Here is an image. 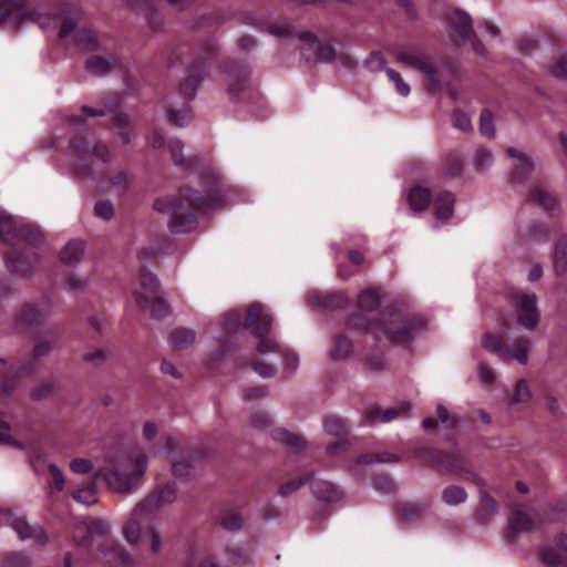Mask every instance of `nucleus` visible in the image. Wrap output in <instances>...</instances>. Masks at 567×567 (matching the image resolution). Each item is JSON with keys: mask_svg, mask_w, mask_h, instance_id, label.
I'll use <instances>...</instances> for the list:
<instances>
[{"mask_svg": "<svg viewBox=\"0 0 567 567\" xmlns=\"http://www.w3.org/2000/svg\"><path fill=\"white\" fill-rule=\"evenodd\" d=\"M148 463V455L143 449H126L109 456L96 476L112 492L131 494L142 486Z\"/></svg>", "mask_w": 567, "mask_h": 567, "instance_id": "obj_1", "label": "nucleus"}, {"mask_svg": "<svg viewBox=\"0 0 567 567\" xmlns=\"http://www.w3.org/2000/svg\"><path fill=\"white\" fill-rule=\"evenodd\" d=\"M215 207L204 202L197 192L183 188L178 195L158 198L154 208L168 216V225L175 233H187L195 227L197 214Z\"/></svg>", "mask_w": 567, "mask_h": 567, "instance_id": "obj_2", "label": "nucleus"}, {"mask_svg": "<svg viewBox=\"0 0 567 567\" xmlns=\"http://www.w3.org/2000/svg\"><path fill=\"white\" fill-rule=\"evenodd\" d=\"M42 29L59 27V37L64 45L80 50H99L105 48L107 39L99 35L92 29L80 24L78 12L70 7L61 9V12L52 18H39Z\"/></svg>", "mask_w": 567, "mask_h": 567, "instance_id": "obj_3", "label": "nucleus"}, {"mask_svg": "<svg viewBox=\"0 0 567 567\" xmlns=\"http://www.w3.org/2000/svg\"><path fill=\"white\" fill-rule=\"evenodd\" d=\"M73 539L80 547H89L101 555V559L114 566H127L128 556L124 548L111 538V527L102 520L82 522L73 532Z\"/></svg>", "mask_w": 567, "mask_h": 567, "instance_id": "obj_4", "label": "nucleus"}, {"mask_svg": "<svg viewBox=\"0 0 567 567\" xmlns=\"http://www.w3.org/2000/svg\"><path fill=\"white\" fill-rule=\"evenodd\" d=\"M177 498L176 486L168 483L141 499L132 509L123 526V536L127 543H137L141 539V524L143 520Z\"/></svg>", "mask_w": 567, "mask_h": 567, "instance_id": "obj_5", "label": "nucleus"}, {"mask_svg": "<svg viewBox=\"0 0 567 567\" xmlns=\"http://www.w3.org/2000/svg\"><path fill=\"white\" fill-rule=\"evenodd\" d=\"M244 319V312L239 309H234L226 313L224 324L227 331L236 332L243 324L250 328L252 333L259 339L257 343L258 352L265 354L277 350V343L267 334L271 327V316L265 311L260 305H254L249 309Z\"/></svg>", "mask_w": 567, "mask_h": 567, "instance_id": "obj_6", "label": "nucleus"}, {"mask_svg": "<svg viewBox=\"0 0 567 567\" xmlns=\"http://www.w3.org/2000/svg\"><path fill=\"white\" fill-rule=\"evenodd\" d=\"M422 318L405 317L398 312L383 313L377 322L369 321L364 329L375 339H389L398 344L408 343L425 328Z\"/></svg>", "mask_w": 567, "mask_h": 567, "instance_id": "obj_7", "label": "nucleus"}, {"mask_svg": "<svg viewBox=\"0 0 567 567\" xmlns=\"http://www.w3.org/2000/svg\"><path fill=\"white\" fill-rule=\"evenodd\" d=\"M132 293L137 307L154 318H162L171 312L162 297L156 277L150 271H142Z\"/></svg>", "mask_w": 567, "mask_h": 567, "instance_id": "obj_8", "label": "nucleus"}, {"mask_svg": "<svg viewBox=\"0 0 567 567\" xmlns=\"http://www.w3.org/2000/svg\"><path fill=\"white\" fill-rule=\"evenodd\" d=\"M505 330H502L501 334L487 332L482 338V346L488 352L495 353L505 363L514 360L522 365H526L529 362L533 348L530 339L517 337L513 340L512 346H507L505 344Z\"/></svg>", "mask_w": 567, "mask_h": 567, "instance_id": "obj_9", "label": "nucleus"}, {"mask_svg": "<svg viewBox=\"0 0 567 567\" xmlns=\"http://www.w3.org/2000/svg\"><path fill=\"white\" fill-rule=\"evenodd\" d=\"M0 525L10 526L22 540L32 539L38 545H44L48 539L42 527L30 526L23 517L9 509L0 511Z\"/></svg>", "mask_w": 567, "mask_h": 567, "instance_id": "obj_10", "label": "nucleus"}, {"mask_svg": "<svg viewBox=\"0 0 567 567\" xmlns=\"http://www.w3.org/2000/svg\"><path fill=\"white\" fill-rule=\"evenodd\" d=\"M534 399L532 382L526 378H519L512 388L504 389L503 402L509 410L525 411L532 406Z\"/></svg>", "mask_w": 567, "mask_h": 567, "instance_id": "obj_11", "label": "nucleus"}, {"mask_svg": "<svg viewBox=\"0 0 567 567\" xmlns=\"http://www.w3.org/2000/svg\"><path fill=\"white\" fill-rule=\"evenodd\" d=\"M446 19L450 27L465 41H467L477 54H485V48L482 42L474 35L472 30V19L466 12L455 9L447 14Z\"/></svg>", "mask_w": 567, "mask_h": 567, "instance_id": "obj_12", "label": "nucleus"}, {"mask_svg": "<svg viewBox=\"0 0 567 567\" xmlns=\"http://www.w3.org/2000/svg\"><path fill=\"white\" fill-rule=\"evenodd\" d=\"M300 40V51L307 60L334 62L337 52L330 44L321 42L311 33L302 35Z\"/></svg>", "mask_w": 567, "mask_h": 567, "instance_id": "obj_13", "label": "nucleus"}, {"mask_svg": "<svg viewBox=\"0 0 567 567\" xmlns=\"http://www.w3.org/2000/svg\"><path fill=\"white\" fill-rule=\"evenodd\" d=\"M535 293L518 292L513 299V306L518 313V323L527 329H534L539 320Z\"/></svg>", "mask_w": 567, "mask_h": 567, "instance_id": "obj_14", "label": "nucleus"}, {"mask_svg": "<svg viewBox=\"0 0 567 567\" xmlns=\"http://www.w3.org/2000/svg\"><path fill=\"white\" fill-rule=\"evenodd\" d=\"M395 59L398 62L422 72L427 78L430 83H437L436 66L429 56L417 52L401 51L395 53Z\"/></svg>", "mask_w": 567, "mask_h": 567, "instance_id": "obj_15", "label": "nucleus"}, {"mask_svg": "<svg viewBox=\"0 0 567 567\" xmlns=\"http://www.w3.org/2000/svg\"><path fill=\"white\" fill-rule=\"evenodd\" d=\"M455 197L450 192H441L435 195L432 202L435 227L449 221L454 214Z\"/></svg>", "mask_w": 567, "mask_h": 567, "instance_id": "obj_16", "label": "nucleus"}, {"mask_svg": "<svg viewBox=\"0 0 567 567\" xmlns=\"http://www.w3.org/2000/svg\"><path fill=\"white\" fill-rule=\"evenodd\" d=\"M74 156L76 157V172L81 176H86L89 171L83 167L82 162L92 153L99 161L106 162L110 158V152L106 145L99 143L93 148L86 147L83 143L72 145Z\"/></svg>", "mask_w": 567, "mask_h": 567, "instance_id": "obj_17", "label": "nucleus"}, {"mask_svg": "<svg viewBox=\"0 0 567 567\" xmlns=\"http://www.w3.org/2000/svg\"><path fill=\"white\" fill-rule=\"evenodd\" d=\"M249 70L246 65H234L226 70V82L229 94L237 99L249 87Z\"/></svg>", "mask_w": 567, "mask_h": 567, "instance_id": "obj_18", "label": "nucleus"}, {"mask_svg": "<svg viewBox=\"0 0 567 567\" xmlns=\"http://www.w3.org/2000/svg\"><path fill=\"white\" fill-rule=\"evenodd\" d=\"M10 17L35 20V13L28 11L23 1L0 0V24Z\"/></svg>", "mask_w": 567, "mask_h": 567, "instance_id": "obj_19", "label": "nucleus"}, {"mask_svg": "<svg viewBox=\"0 0 567 567\" xmlns=\"http://www.w3.org/2000/svg\"><path fill=\"white\" fill-rule=\"evenodd\" d=\"M85 245L82 240H70L60 251V260L65 266H76L84 254Z\"/></svg>", "mask_w": 567, "mask_h": 567, "instance_id": "obj_20", "label": "nucleus"}, {"mask_svg": "<svg viewBox=\"0 0 567 567\" xmlns=\"http://www.w3.org/2000/svg\"><path fill=\"white\" fill-rule=\"evenodd\" d=\"M431 202V192L424 186L416 185L412 187L408 194L410 208L415 213L424 212Z\"/></svg>", "mask_w": 567, "mask_h": 567, "instance_id": "obj_21", "label": "nucleus"}, {"mask_svg": "<svg viewBox=\"0 0 567 567\" xmlns=\"http://www.w3.org/2000/svg\"><path fill=\"white\" fill-rule=\"evenodd\" d=\"M38 262V257L34 254H18L14 252L9 258L10 267L21 276H29L32 272L33 266Z\"/></svg>", "mask_w": 567, "mask_h": 567, "instance_id": "obj_22", "label": "nucleus"}, {"mask_svg": "<svg viewBox=\"0 0 567 567\" xmlns=\"http://www.w3.org/2000/svg\"><path fill=\"white\" fill-rule=\"evenodd\" d=\"M508 155L513 158L517 159L514 173L512 175V179L514 182H520L523 181L532 171L533 163L527 154L524 152L516 150V148H509Z\"/></svg>", "mask_w": 567, "mask_h": 567, "instance_id": "obj_23", "label": "nucleus"}, {"mask_svg": "<svg viewBox=\"0 0 567 567\" xmlns=\"http://www.w3.org/2000/svg\"><path fill=\"white\" fill-rule=\"evenodd\" d=\"M48 315V307L27 305L18 311L17 319L23 324H31L44 320Z\"/></svg>", "mask_w": 567, "mask_h": 567, "instance_id": "obj_24", "label": "nucleus"}, {"mask_svg": "<svg viewBox=\"0 0 567 567\" xmlns=\"http://www.w3.org/2000/svg\"><path fill=\"white\" fill-rule=\"evenodd\" d=\"M534 526V520L529 514L523 511H515L508 518V532L515 535L523 532H528Z\"/></svg>", "mask_w": 567, "mask_h": 567, "instance_id": "obj_25", "label": "nucleus"}, {"mask_svg": "<svg viewBox=\"0 0 567 567\" xmlns=\"http://www.w3.org/2000/svg\"><path fill=\"white\" fill-rule=\"evenodd\" d=\"M195 331L188 328H175L168 336V342L174 349H185L194 343Z\"/></svg>", "mask_w": 567, "mask_h": 567, "instance_id": "obj_26", "label": "nucleus"}, {"mask_svg": "<svg viewBox=\"0 0 567 567\" xmlns=\"http://www.w3.org/2000/svg\"><path fill=\"white\" fill-rule=\"evenodd\" d=\"M353 351V344L347 336H338L333 341L329 355L334 361H340L349 358Z\"/></svg>", "mask_w": 567, "mask_h": 567, "instance_id": "obj_27", "label": "nucleus"}, {"mask_svg": "<svg viewBox=\"0 0 567 567\" xmlns=\"http://www.w3.org/2000/svg\"><path fill=\"white\" fill-rule=\"evenodd\" d=\"M117 63L115 56L104 58L100 55H93L86 62L87 70L95 75H104L111 71V69Z\"/></svg>", "mask_w": 567, "mask_h": 567, "instance_id": "obj_28", "label": "nucleus"}, {"mask_svg": "<svg viewBox=\"0 0 567 567\" xmlns=\"http://www.w3.org/2000/svg\"><path fill=\"white\" fill-rule=\"evenodd\" d=\"M11 234L22 237L23 233L21 225L11 216L0 210V237L7 241L9 240L8 236Z\"/></svg>", "mask_w": 567, "mask_h": 567, "instance_id": "obj_29", "label": "nucleus"}, {"mask_svg": "<svg viewBox=\"0 0 567 567\" xmlns=\"http://www.w3.org/2000/svg\"><path fill=\"white\" fill-rule=\"evenodd\" d=\"M313 493L318 499L331 503L340 498V493L333 484L328 482H319L312 486Z\"/></svg>", "mask_w": 567, "mask_h": 567, "instance_id": "obj_30", "label": "nucleus"}, {"mask_svg": "<svg viewBox=\"0 0 567 567\" xmlns=\"http://www.w3.org/2000/svg\"><path fill=\"white\" fill-rule=\"evenodd\" d=\"M71 493H72V497L78 503H81L84 505H92L97 502L96 488L93 483H91L86 486L76 487V488L72 489Z\"/></svg>", "mask_w": 567, "mask_h": 567, "instance_id": "obj_31", "label": "nucleus"}, {"mask_svg": "<svg viewBox=\"0 0 567 567\" xmlns=\"http://www.w3.org/2000/svg\"><path fill=\"white\" fill-rule=\"evenodd\" d=\"M145 520L141 524V539L136 544H146L153 553H157L162 547V538L155 528L146 530Z\"/></svg>", "mask_w": 567, "mask_h": 567, "instance_id": "obj_32", "label": "nucleus"}, {"mask_svg": "<svg viewBox=\"0 0 567 567\" xmlns=\"http://www.w3.org/2000/svg\"><path fill=\"white\" fill-rule=\"evenodd\" d=\"M380 305V298L375 290L368 289L362 291L358 297V306L360 311L369 313L375 310Z\"/></svg>", "mask_w": 567, "mask_h": 567, "instance_id": "obj_33", "label": "nucleus"}, {"mask_svg": "<svg viewBox=\"0 0 567 567\" xmlns=\"http://www.w3.org/2000/svg\"><path fill=\"white\" fill-rule=\"evenodd\" d=\"M530 202L539 205L546 212L553 210L556 206L555 197L543 187H537L534 189V192L530 195Z\"/></svg>", "mask_w": 567, "mask_h": 567, "instance_id": "obj_34", "label": "nucleus"}, {"mask_svg": "<svg viewBox=\"0 0 567 567\" xmlns=\"http://www.w3.org/2000/svg\"><path fill=\"white\" fill-rule=\"evenodd\" d=\"M567 557L556 542L555 545L548 546L543 550L542 560L548 567L559 566Z\"/></svg>", "mask_w": 567, "mask_h": 567, "instance_id": "obj_35", "label": "nucleus"}, {"mask_svg": "<svg viewBox=\"0 0 567 567\" xmlns=\"http://www.w3.org/2000/svg\"><path fill=\"white\" fill-rule=\"evenodd\" d=\"M48 472L50 475L49 493L62 492L66 486L65 476L62 471L55 464H50Z\"/></svg>", "mask_w": 567, "mask_h": 567, "instance_id": "obj_36", "label": "nucleus"}, {"mask_svg": "<svg viewBox=\"0 0 567 567\" xmlns=\"http://www.w3.org/2000/svg\"><path fill=\"white\" fill-rule=\"evenodd\" d=\"M271 435L275 440L291 446L295 451H300L303 446L302 440L298 435L285 429H274Z\"/></svg>", "mask_w": 567, "mask_h": 567, "instance_id": "obj_37", "label": "nucleus"}, {"mask_svg": "<svg viewBox=\"0 0 567 567\" xmlns=\"http://www.w3.org/2000/svg\"><path fill=\"white\" fill-rule=\"evenodd\" d=\"M554 270L558 276L567 270V245L564 241H559L555 246Z\"/></svg>", "mask_w": 567, "mask_h": 567, "instance_id": "obj_38", "label": "nucleus"}, {"mask_svg": "<svg viewBox=\"0 0 567 567\" xmlns=\"http://www.w3.org/2000/svg\"><path fill=\"white\" fill-rule=\"evenodd\" d=\"M467 494L461 486L452 485L447 486L442 494L443 501L447 505H458L461 503H464L466 501Z\"/></svg>", "mask_w": 567, "mask_h": 567, "instance_id": "obj_39", "label": "nucleus"}, {"mask_svg": "<svg viewBox=\"0 0 567 567\" xmlns=\"http://www.w3.org/2000/svg\"><path fill=\"white\" fill-rule=\"evenodd\" d=\"M167 115L169 122L179 127L187 125L192 120V112L188 107H183L177 112L172 105H168Z\"/></svg>", "mask_w": 567, "mask_h": 567, "instance_id": "obj_40", "label": "nucleus"}, {"mask_svg": "<svg viewBox=\"0 0 567 567\" xmlns=\"http://www.w3.org/2000/svg\"><path fill=\"white\" fill-rule=\"evenodd\" d=\"M386 75L398 94L404 97L410 94V85L403 80L399 72L394 71L393 69H386Z\"/></svg>", "mask_w": 567, "mask_h": 567, "instance_id": "obj_41", "label": "nucleus"}, {"mask_svg": "<svg viewBox=\"0 0 567 567\" xmlns=\"http://www.w3.org/2000/svg\"><path fill=\"white\" fill-rule=\"evenodd\" d=\"M549 73L558 79H567V53L555 58L548 66Z\"/></svg>", "mask_w": 567, "mask_h": 567, "instance_id": "obj_42", "label": "nucleus"}, {"mask_svg": "<svg viewBox=\"0 0 567 567\" xmlns=\"http://www.w3.org/2000/svg\"><path fill=\"white\" fill-rule=\"evenodd\" d=\"M93 467V462L84 457L73 458L69 464V468L72 473L81 475L90 473Z\"/></svg>", "mask_w": 567, "mask_h": 567, "instance_id": "obj_43", "label": "nucleus"}, {"mask_svg": "<svg viewBox=\"0 0 567 567\" xmlns=\"http://www.w3.org/2000/svg\"><path fill=\"white\" fill-rule=\"evenodd\" d=\"M480 132L485 137L495 136V126L493 115L488 111H483L481 114Z\"/></svg>", "mask_w": 567, "mask_h": 567, "instance_id": "obj_44", "label": "nucleus"}, {"mask_svg": "<svg viewBox=\"0 0 567 567\" xmlns=\"http://www.w3.org/2000/svg\"><path fill=\"white\" fill-rule=\"evenodd\" d=\"M220 524L228 530H238L243 526V518L237 513L227 512L220 517Z\"/></svg>", "mask_w": 567, "mask_h": 567, "instance_id": "obj_45", "label": "nucleus"}, {"mask_svg": "<svg viewBox=\"0 0 567 567\" xmlns=\"http://www.w3.org/2000/svg\"><path fill=\"white\" fill-rule=\"evenodd\" d=\"M193 472L194 467L188 460L182 458L173 462V474L176 477H189L193 474Z\"/></svg>", "mask_w": 567, "mask_h": 567, "instance_id": "obj_46", "label": "nucleus"}, {"mask_svg": "<svg viewBox=\"0 0 567 567\" xmlns=\"http://www.w3.org/2000/svg\"><path fill=\"white\" fill-rule=\"evenodd\" d=\"M544 408L549 411L553 415H559L561 413V402L560 399L549 392L544 395L543 399Z\"/></svg>", "mask_w": 567, "mask_h": 567, "instance_id": "obj_47", "label": "nucleus"}, {"mask_svg": "<svg viewBox=\"0 0 567 567\" xmlns=\"http://www.w3.org/2000/svg\"><path fill=\"white\" fill-rule=\"evenodd\" d=\"M452 122L454 127L462 132H470L472 130V122L470 116L461 111H455L452 114Z\"/></svg>", "mask_w": 567, "mask_h": 567, "instance_id": "obj_48", "label": "nucleus"}, {"mask_svg": "<svg viewBox=\"0 0 567 567\" xmlns=\"http://www.w3.org/2000/svg\"><path fill=\"white\" fill-rule=\"evenodd\" d=\"M477 372L482 385H492L496 380L495 371L483 362L478 364Z\"/></svg>", "mask_w": 567, "mask_h": 567, "instance_id": "obj_49", "label": "nucleus"}, {"mask_svg": "<svg viewBox=\"0 0 567 567\" xmlns=\"http://www.w3.org/2000/svg\"><path fill=\"white\" fill-rule=\"evenodd\" d=\"M399 416V412L396 409L391 408L386 411L382 412L379 409H372L369 413V417L371 422H375L377 420H382L383 422H390Z\"/></svg>", "mask_w": 567, "mask_h": 567, "instance_id": "obj_50", "label": "nucleus"}, {"mask_svg": "<svg viewBox=\"0 0 567 567\" xmlns=\"http://www.w3.org/2000/svg\"><path fill=\"white\" fill-rule=\"evenodd\" d=\"M183 144L179 140L171 138L168 141V151L172 159L176 165H184V157L182 155Z\"/></svg>", "mask_w": 567, "mask_h": 567, "instance_id": "obj_51", "label": "nucleus"}, {"mask_svg": "<svg viewBox=\"0 0 567 567\" xmlns=\"http://www.w3.org/2000/svg\"><path fill=\"white\" fill-rule=\"evenodd\" d=\"M481 504H482L481 517L483 520H488L487 512L491 514H494L498 509L497 503L488 494H482Z\"/></svg>", "mask_w": 567, "mask_h": 567, "instance_id": "obj_52", "label": "nucleus"}, {"mask_svg": "<svg viewBox=\"0 0 567 567\" xmlns=\"http://www.w3.org/2000/svg\"><path fill=\"white\" fill-rule=\"evenodd\" d=\"M492 163V154L488 150L478 148L475 153L474 164L480 171L485 169Z\"/></svg>", "mask_w": 567, "mask_h": 567, "instance_id": "obj_53", "label": "nucleus"}, {"mask_svg": "<svg viewBox=\"0 0 567 567\" xmlns=\"http://www.w3.org/2000/svg\"><path fill=\"white\" fill-rule=\"evenodd\" d=\"M94 210L95 215L104 220H109L114 214L113 206L109 200L97 202L95 204Z\"/></svg>", "mask_w": 567, "mask_h": 567, "instance_id": "obj_54", "label": "nucleus"}, {"mask_svg": "<svg viewBox=\"0 0 567 567\" xmlns=\"http://www.w3.org/2000/svg\"><path fill=\"white\" fill-rule=\"evenodd\" d=\"M400 517L404 520H413L421 517V511L411 504H404L399 507Z\"/></svg>", "mask_w": 567, "mask_h": 567, "instance_id": "obj_55", "label": "nucleus"}, {"mask_svg": "<svg viewBox=\"0 0 567 567\" xmlns=\"http://www.w3.org/2000/svg\"><path fill=\"white\" fill-rule=\"evenodd\" d=\"M199 83V80L195 74H192L189 78L185 79L181 83V91L182 93L187 97L192 99L195 92V89L197 84Z\"/></svg>", "mask_w": 567, "mask_h": 567, "instance_id": "obj_56", "label": "nucleus"}, {"mask_svg": "<svg viewBox=\"0 0 567 567\" xmlns=\"http://www.w3.org/2000/svg\"><path fill=\"white\" fill-rule=\"evenodd\" d=\"M365 66L372 71L377 72L381 70L384 65V59L380 52H372L364 62Z\"/></svg>", "mask_w": 567, "mask_h": 567, "instance_id": "obj_57", "label": "nucleus"}, {"mask_svg": "<svg viewBox=\"0 0 567 567\" xmlns=\"http://www.w3.org/2000/svg\"><path fill=\"white\" fill-rule=\"evenodd\" d=\"M344 430V424L339 420L330 419L324 422V431L331 435L340 436Z\"/></svg>", "mask_w": 567, "mask_h": 567, "instance_id": "obj_58", "label": "nucleus"}, {"mask_svg": "<svg viewBox=\"0 0 567 567\" xmlns=\"http://www.w3.org/2000/svg\"><path fill=\"white\" fill-rule=\"evenodd\" d=\"M87 286V280L79 276H71L68 279V287L74 292H81Z\"/></svg>", "mask_w": 567, "mask_h": 567, "instance_id": "obj_59", "label": "nucleus"}, {"mask_svg": "<svg viewBox=\"0 0 567 567\" xmlns=\"http://www.w3.org/2000/svg\"><path fill=\"white\" fill-rule=\"evenodd\" d=\"M271 423V417L267 412H257L254 415V424L261 430L268 429Z\"/></svg>", "mask_w": 567, "mask_h": 567, "instance_id": "obj_60", "label": "nucleus"}, {"mask_svg": "<svg viewBox=\"0 0 567 567\" xmlns=\"http://www.w3.org/2000/svg\"><path fill=\"white\" fill-rule=\"evenodd\" d=\"M302 483L303 482L301 480L289 481L280 486L279 494L282 496H289L295 493L302 485Z\"/></svg>", "mask_w": 567, "mask_h": 567, "instance_id": "obj_61", "label": "nucleus"}, {"mask_svg": "<svg viewBox=\"0 0 567 567\" xmlns=\"http://www.w3.org/2000/svg\"><path fill=\"white\" fill-rule=\"evenodd\" d=\"M106 358V353L101 349L93 350L92 352L85 354V360L94 365L103 363Z\"/></svg>", "mask_w": 567, "mask_h": 567, "instance_id": "obj_62", "label": "nucleus"}, {"mask_svg": "<svg viewBox=\"0 0 567 567\" xmlns=\"http://www.w3.org/2000/svg\"><path fill=\"white\" fill-rule=\"evenodd\" d=\"M158 433V427L153 422H146L143 425L142 436L145 441L152 442Z\"/></svg>", "mask_w": 567, "mask_h": 567, "instance_id": "obj_63", "label": "nucleus"}, {"mask_svg": "<svg viewBox=\"0 0 567 567\" xmlns=\"http://www.w3.org/2000/svg\"><path fill=\"white\" fill-rule=\"evenodd\" d=\"M52 344L49 341L41 340L34 344L33 354L37 358L43 357L50 352Z\"/></svg>", "mask_w": 567, "mask_h": 567, "instance_id": "obj_64", "label": "nucleus"}]
</instances>
